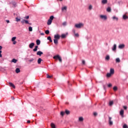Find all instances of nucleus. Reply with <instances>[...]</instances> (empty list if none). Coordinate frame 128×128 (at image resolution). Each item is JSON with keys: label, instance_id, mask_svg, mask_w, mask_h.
I'll use <instances>...</instances> for the list:
<instances>
[{"label": "nucleus", "instance_id": "nucleus-1", "mask_svg": "<svg viewBox=\"0 0 128 128\" xmlns=\"http://www.w3.org/2000/svg\"><path fill=\"white\" fill-rule=\"evenodd\" d=\"M54 16H52L50 17V18L48 20L47 24L48 26H50L52 24V20H54Z\"/></svg>", "mask_w": 128, "mask_h": 128}, {"label": "nucleus", "instance_id": "nucleus-2", "mask_svg": "<svg viewBox=\"0 0 128 128\" xmlns=\"http://www.w3.org/2000/svg\"><path fill=\"white\" fill-rule=\"evenodd\" d=\"M53 58L54 60H59L60 62H62V57H60V55H56L55 56H54Z\"/></svg>", "mask_w": 128, "mask_h": 128}, {"label": "nucleus", "instance_id": "nucleus-3", "mask_svg": "<svg viewBox=\"0 0 128 128\" xmlns=\"http://www.w3.org/2000/svg\"><path fill=\"white\" fill-rule=\"evenodd\" d=\"M84 24L82 23H79L78 24H76L74 26L76 28H80L84 26Z\"/></svg>", "mask_w": 128, "mask_h": 128}, {"label": "nucleus", "instance_id": "nucleus-4", "mask_svg": "<svg viewBox=\"0 0 128 128\" xmlns=\"http://www.w3.org/2000/svg\"><path fill=\"white\" fill-rule=\"evenodd\" d=\"M22 24H30V26H32V23H30L28 20H23L21 21Z\"/></svg>", "mask_w": 128, "mask_h": 128}, {"label": "nucleus", "instance_id": "nucleus-5", "mask_svg": "<svg viewBox=\"0 0 128 128\" xmlns=\"http://www.w3.org/2000/svg\"><path fill=\"white\" fill-rule=\"evenodd\" d=\"M112 117L108 116V122H109L110 126H112V124H114V123L112 120Z\"/></svg>", "mask_w": 128, "mask_h": 128}, {"label": "nucleus", "instance_id": "nucleus-6", "mask_svg": "<svg viewBox=\"0 0 128 128\" xmlns=\"http://www.w3.org/2000/svg\"><path fill=\"white\" fill-rule=\"evenodd\" d=\"M100 18L102 20H108V16L106 15H100Z\"/></svg>", "mask_w": 128, "mask_h": 128}, {"label": "nucleus", "instance_id": "nucleus-7", "mask_svg": "<svg viewBox=\"0 0 128 128\" xmlns=\"http://www.w3.org/2000/svg\"><path fill=\"white\" fill-rule=\"evenodd\" d=\"M124 46H126L124 44H120L118 46V48H120V50H122V48H124Z\"/></svg>", "mask_w": 128, "mask_h": 128}, {"label": "nucleus", "instance_id": "nucleus-8", "mask_svg": "<svg viewBox=\"0 0 128 128\" xmlns=\"http://www.w3.org/2000/svg\"><path fill=\"white\" fill-rule=\"evenodd\" d=\"M8 84L11 88H16V86H14V84H12V82H9Z\"/></svg>", "mask_w": 128, "mask_h": 128}, {"label": "nucleus", "instance_id": "nucleus-9", "mask_svg": "<svg viewBox=\"0 0 128 128\" xmlns=\"http://www.w3.org/2000/svg\"><path fill=\"white\" fill-rule=\"evenodd\" d=\"M112 50L113 52H116V44H114L113 47L112 48Z\"/></svg>", "mask_w": 128, "mask_h": 128}, {"label": "nucleus", "instance_id": "nucleus-10", "mask_svg": "<svg viewBox=\"0 0 128 128\" xmlns=\"http://www.w3.org/2000/svg\"><path fill=\"white\" fill-rule=\"evenodd\" d=\"M124 110H122L120 111V116H122V118H124Z\"/></svg>", "mask_w": 128, "mask_h": 128}, {"label": "nucleus", "instance_id": "nucleus-11", "mask_svg": "<svg viewBox=\"0 0 128 128\" xmlns=\"http://www.w3.org/2000/svg\"><path fill=\"white\" fill-rule=\"evenodd\" d=\"M54 38L55 40H60V35L58 34H56L54 36Z\"/></svg>", "mask_w": 128, "mask_h": 128}, {"label": "nucleus", "instance_id": "nucleus-12", "mask_svg": "<svg viewBox=\"0 0 128 128\" xmlns=\"http://www.w3.org/2000/svg\"><path fill=\"white\" fill-rule=\"evenodd\" d=\"M34 42H32L29 44V48H34Z\"/></svg>", "mask_w": 128, "mask_h": 128}, {"label": "nucleus", "instance_id": "nucleus-13", "mask_svg": "<svg viewBox=\"0 0 128 128\" xmlns=\"http://www.w3.org/2000/svg\"><path fill=\"white\" fill-rule=\"evenodd\" d=\"M43 52L41 51H38L37 52L36 54L37 56H42V54H43Z\"/></svg>", "mask_w": 128, "mask_h": 128}, {"label": "nucleus", "instance_id": "nucleus-14", "mask_svg": "<svg viewBox=\"0 0 128 128\" xmlns=\"http://www.w3.org/2000/svg\"><path fill=\"white\" fill-rule=\"evenodd\" d=\"M110 74H114V68H110Z\"/></svg>", "mask_w": 128, "mask_h": 128}, {"label": "nucleus", "instance_id": "nucleus-15", "mask_svg": "<svg viewBox=\"0 0 128 128\" xmlns=\"http://www.w3.org/2000/svg\"><path fill=\"white\" fill-rule=\"evenodd\" d=\"M102 4H108V0H102Z\"/></svg>", "mask_w": 128, "mask_h": 128}, {"label": "nucleus", "instance_id": "nucleus-16", "mask_svg": "<svg viewBox=\"0 0 128 128\" xmlns=\"http://www.w3.org/2000/svg\"><path fill=\"white\" fill-rule=\"evenodd\" d=\"M122 18H123V20H128V16L126 14H124L122 16Z\"/></svg>", "mask_w": 128, "mask_h": 128}, {"label": "nucleus", "instance_id": "nucleus-17", "mask_svg": "<svg viewBox=\"0 0 128 128\" xmlns=\"http://www.w3.org/2000/svg\"><path fill=\"white\" fill-rule=\"evenodd\" d=\"M112 20H116V22H118V18L116 16H114L112 17Z\"/></svg>", "mask_w": 128, "mask_h": 128}, {"label": "nucleus", "instance_id": "nucleus-18", "mask_svg": "<svg viewBox=\"0 0 128 128\" xmlns=\"http://www.w3.org/2000/svg\"><path fill=\"white\" fill-rule=\"evenodd\" d=\"M54 44H58V40H56V39H54Z\"/></svg>", "mask_w": 128, "mask_h": 128}, {"label": "nucleus", "instance_id": "nucleus-19", "mask_svg": "<svg viewBox=\"0 0 128 128\" xmlns=\"http://www.w3.org/2000/svg\"><path fill=\"white\" fill-rule=\"evenodd\" d=\"M36 44L37 46H40V40H36Z\"/></svg>", "mask_w": 128, "mask_h": 128}, {"label": "nucleus", "instance_id": "nucleus-20", "mask_svg": "<svg viewBox=\"0 0 128 128\" xmlns=\"http://www.w3.org/2000/svg\"><path fill=\"white\" fill-rule=\"evenodd\" d=\"M18 62V60H16V58H13L12 60V62H14V64H16Z\"/></svg>", "mask_w": 128, "mask_h": 128}, {"label": "nucleus", "instance_id": "nucleus-21", "mask_svg": "<svg viewBox=\"0 0 128 128\" xmlns=\"http://www.w3.org/2000/svg\"><path fill=\"white\" fill-rule=\"evenodd\" d=\"M106 12H112V8H110V7H108L106 9Z\"/></svg>", "mask_w": 128, "mask_h": 128}, {"label": "nucleus", "instance_id": "nucleus-22", "mask_svg": "<svg viewBox=\"0 0 128 128\" xmlns=\"http://www.w3.org/2000/svg\"><path fill=\"white\" fill-rule=\"evenodd\" d=\"M68 9V7H66V6L62 7V12H64V10H66Z\"/></svg>", "mask_w": 128, "mask_h": 128}, {"label": "nucleus", "instance_id": "nucleus-23", "mask_svg": "<svg viewBox=\"0 0 128 128\" xmlns=\"http://www.w3.org/2000/svg\"><path fill=\"white\" fill-rule=\"evenodd\" d=\"M16 74H18V72H20V68H16Z\"/></svg>", "mask_w": 128, "mask_h": 128}, {"label": "nucleus", "instance_id": "nucleus-24", "mask_svg": "<svg viewBox=\"0 0 128 128\" xmlns=\"http://www.w3.org/2000/svg\"><path fill=\"white\" fill-rule=\"evenodd\" d=\"M62 38H66V34H62L61 36Z\"/></svg>", "mask_w": 128, "mask_h": 128}, {"label": "nucleus", "instance_id": "nucleus-25", "mask_svg": "<svg viewBox=\"0 0 128 128\" xmlns=\"http://www.w3.org/2000/svg\"><path fill=\"white\" fill-rule=\"evenodd\" d=\"M47 40H50V42H52V38L50 36H48L47 38Z\"/></svg>", "mask_w": 128, "mask_h": 128}, {"label": "nucleus", "instance_id": "nucleus-26", "mask_svg": "<svg viewBox=\"0 0 128 128\" xmlns=\"http://www.w3.org/2000/svg\"><path fill=\"white\" fill-rule=\"evenodd\" d=\"M116 62L120 63V58H116Z\"/></svg>", "mask_w": 128, "mask_h": 128}, {"label": "nucleus", "instance_id": "nucleus-27", "mask_svg": "<svg viewBox=\"0 0 128 128\" xmlns=\"http://www.w3.org/2000/svg\"><path fill=\"white\" fill-rule=\"evenodd\" d=\"M42 58H39L38 60V64H40V62H42Z\"/></svg>", "mask_w": 128, "mask_h": 128}, {"label": "nucleus", "instance_id": "nucleus-28", "mask_svg": "<svg viewBox=\"0 0 128 128\" xmlns=\"http://www.w3.org/2000/svg\"><path fill=\"white\" fill-rule=\"evenodd\" d=\"M110 56L108 55H107L105 58V60H110Z\"/></svg>", "mask_w": 128, "mask_h": 128}, {"label": "nucleus", "instance_id": "nucleus-29", "mask_svg": "<svg viewBox=\"0 0 128 128\" xmlns=\"http://www.w3.org/2000/svg\"><path fill=\"white\" fill-rule=\"evenodd\" d=\"M65 114H70V112L68 110H66Z\"/></svg>", "mask_w": 128, "mask_h": 128}, {"label": "nucleus", "instance_id": "nucleus-30", "mask_svg": "<svg viewBox=\"0 0 128 128\" xmlns=\"http://www.w3.org/2000/svg\"><path fill=\"white\" fill-rule=\"evenodd\" d=\"M79 122H84V118L80 117L78 118Z\"/></svg>", "mask_w": 128, "mask_h": 128}, {"label": "nucleus", "instance_id": "nucleus-31", "mask_svg": "<svg viewBox=\"0 0 128 128\" xmlns=\"http://www.w3.org/2000/svg\"><path fill=\"white\" fill-rule=\"evenodd\" d=\"M38 46H36L35 48L33 50V52H36V50H38Z\"/></svg>", "mask_w": 128, "mask_h": 128}, {"label": "nucleus", "instance_id": "nucleus-32", "mask_svg": "<svg viewBox=\"0 0 128 128\" xmlns=\"http://www.w3.org/2000/svg\"><path fill=\"white\" fill-rule=\"evenodd\" d=\"M46 78H52V76H50L48 74H46Z\"/></svg>", "mask_w": 128, "mask_h": 128}, {"label": "nucleus", "instance_id": "nucleus-33", "mask_svg": "<svg viewBox=\"0 0 128 128\" xmlns=\"http://www.w3.org/2000/svg\"><path fill=\"white\" fill-rule=\"evenodd\" d=\"M113 90L114 92H116L118 90V87L116 86H114Z\"/></svg>", "mask_w": 128, "mask_h": 128}, {"label": "nucleus", "instance_id": "nucleus-34", "mask_svg": "<svg viewBox=\"0 0 128 128\" xmlns=\"http://www.w3.org/2000/svg\"><path fill=\"white\" fill-rule=\"evenodd\" d=\"M51 128H56V125L54 123L51 124Z\"/></svg>", "mask_w": 128, "mask_h": 128}, {"label": "nucleus", "instance_id": "nucleus-35", "mask_svg": "<svg viewBox=\"0 0 128 128\" xmlns=\"http://www.w3.org/2000/svg\"><path fill=\"white\" fill-rule=\"evenodd\" d=\"M16 40V37L14 36V37L12 38V42H14Z\"/></svg>", "mask_w": 128, "mask_h": 128}, {"label": "nucleus", "instance_id": "nucleus-36", "mask_svg": "<svg viewBox=\"0 0 128 128\" xmlns=\"http://www.w3.org/2000/svg\"><path fill=\"white\" fill-rule=\"evenodd\" d=\"M107 78H110L112 76V74L110 73H108L106 74Z\"/></svg>", "mask_w": 128, "mask_h": 128}, {"label": "nucleus", "instance_id": "nucleus-37", "mask_svg": "<svg viewBox=\"0 0 128 128\" xmlns=\"http://www.w3.org/2000/svg\"><path fill=\"white\" fill-rule=\"evenodd\" d=\"M112 104H114V102H113V101H110V102H109V105H110V106H112Z\"/></svg>", "mask_w": 128, "mask_h": 128}, {"label": "nucleus", "instance_id": "nucleus-38", "mask_svg": "<svg viewBox=\"0 0 128 128\" xmlns=\"http://www.w3.org/2000/svg\"><path fill=\"white\" fill-rule=\"evenodd\" d=\"M12 4L14 6L15 8H16V2H12Z\"/></svg>", "mask_w": 128, "mask_h": 128}, {"label": "nucleus", "instance_id": "nucleus-39", "mask_svg": "<svg viewBox=\"0 0 128 128\" xmlns=\"http://www.w3.org/2000/svg\"><path fill=\"white\" fill-rule=\"evenodd\" d=\"M29 32H32V26H30L28 28Z\"/></svg>", "mask_w": 128, "mask_h": 128}, {"label": "nucleus", "instance_id": "nucleus-40", "mask_svg": "<svg viewBox=\"0 0 128 128\" xmlns=\"http://www.w3.org/2000/svg\"><path fill=\"white\" fill-rule=\"evenodd\" d=\"M64 114L65 112H60V116H64Z\"/></svg>", "mask_w": 128, "mask_h": 128}, {"label": "nucleus", "instance_id": "nucleus-41", "mask_svg": "<svg viewBox=\"0 0 128 128\" xmlns=\"http://www.w3.org/2000/svg\"><path fill=\"white\" fill-rule=\"evenodd\" d=\"M45 34H50V30H46V31H45Z\"/></svg>", "mask_w": 128, "mask_h": 128}, {"label": "nucleus", "instance_id": "nucleus-42", "mask_svg": "<svg viewBox=\"0 0 128 128\" xmlns=\"http://www.w3.org/2000/svg\"><path fill=\"white\" fill-rule=\"evenodd\" d=\"M88 8H89V10H92V6L90 5Z\"/></svg>", "mask_w": 128, "mask_h": 128}, {"label": "nucleus", "instance_id": "nucleus-43", "mask_svg": "<svg viewBox=\"0 0 128 128\" xmlns=\"http://www.w3.org/2000/svg\"><path fill=\"white\" fill-rule=\"evenodd\" d=\"M24 20H28V18H30V16H25L24 18Z\"/></svg>", "mask_w": 128, "mask_h": 128}, {"label": "nucleus", "instance_id": "nucleus-44", "mask_svg": "<svg viewBox=\"0 0 128 128\" xmlns=\"http://www.w3.org/2000/svg\"><path fill=\"white\" fill-rule=\"evenodd\" d=\"M33 60H34V59L33 58H31L30 60H28L29 62H32Z\"/></svg>", "mask_w": 128, "mask_h": 128}, {"label": "nucleus", "instance_id": "nucleus-45", "mask_svg": "<svg viewBox=\"0 0 128 128\" xmlns=\"http://www.w3.org/2000/svg\"><path fill=\"white\" fill-rule=\"evenodd\" d=\"M74 36H77V38L80 36V35L78 33H75Z\"/></svg>", "mask_w": 128, "mask_h": 128}, {"label": "nucleus", "instance_id": "nucleus-46", "mask_svg": "<svg viewBox=\"0 0 128 128\" xmlns=\"http://www.w3.org/2000/svg\"><path fill=\"white\" fill-rule=\"evenodd\" d=\"M123 128H128V125H126V124H124L123 126Z\"/></svg>", "mask_w": 128, "mask_h": 128}, {"label": "nucleus", "instance_id": "nucleus-47", "mask_svg": "<svg viewBox=\"0 0 128 128\" xmlns=\"http://www.w3.org/2000/svg\"><path fill=\"white\" fill-rule=\"evenodd\" d=\"M2 52L0 50V58H2Z\"/></svg>", "mask_w": 128, "mask_h": 128}, {"label": "nucleus", "instance_id": "nucleus-48", "mask_svg": "<svg viewBox=\"0 0 128 128\" xmlns=\"http://www.w3.org/2000/svg\"><path fill=\"white\" fill-rule=\"evenodd\" d=\"M123 108H124V110H128V107L126 106H124Z\"/></svg>", "mask_w": 128, "mask_h": 128}, {"label": "nucleus", "instance_id": "nucleus-49", "mask_svg": "<svg viewBox=\"0 0 128 128\" xmlns=\"http://www.w3.org/2000/svg\"><path fill=\"white\" fill-rule=\"evenodd\" d=\"M20 18H16V22H20Z\"/></svg>", "mask_w": 128, "mask_h": 128}, {"label": "nucleus", "instance_id": "nucleus-50", "mask_svg": "<svg viewBox=\"0 0 128 128\" xmlns=\"http://www.w3.org/2000/svg\"><path fill=\"white\" fill-rule=\"evenodd\" d=\"M62 26H66V22H64L62 23Z\"/></svg>", "mask_w": 128, "mask_h": 128}, {"label": "nucleus", "instance_id": "nucleus-51", "mask_svg": "<svg viewBox=\"0 0 128 128\" xmlns=\"http://www.w3.org/2000/svg\"><path fill=\"white\" fill-rule=\"evenodd\" d=\"M82 63L83 64H86V61H84V60H82Z\"/></svg>", "mask_w": 128, "mask_h": 128}, {"label": "nucleus", "instance_id": "nucleus-52", "mask_svg": "<svg viewBox=\"0 0 128 128\" xmlns=\"http://www.w3.org/2000/svg\"><path fill=\"white\" fill-rule=\"evenodd\" d=\"M112 84H108V88H110V87H112Z\"/></svg>", "mask_w": 128, "mask_h": 128}, {"label": "nucleus", "instance_id": "nucleus-53", "mask_svg": "<svg viewBox=\"0 0 128 128\" xmlns=\"http://www.w3.org/2000/svg\"><path fill=\"white\" fill-rule=\"evenodd\" d=\"M94 116H98V113H96V112H94Z\"/></svg>", "mask_w": 128, "mask_h": 128}, {"label": "nucleus", "instance_id": "nucleus-54", "mask_svg": "<svg viewBox=\"0 0 128 128\" xmlns=\"http://www.w3.org/2000/svg\"><path fill=\"white\" fill-rule=\"evenodd\" d=\"M12 42H13V44H16V41H12Z\"/></svg>", "mask_w": 128, "mask_h": 128}, {"label": "nucleus", "instance_id": "nucleus-55", "mask_svg": "<svg viewBox=\"0 0 128 128\" xmlns=\"http://www.w3.org/2000/svg\"><path fill=\"white\" fill-rule=\"evenodd\" d=\"M6 22H7V24H10V20H6Z\"/></svg>", "mask_w": 128, "mask_h": 128}, {"label": "nucleus", "instance_id": "nucleus-56", "mask_svg": "<svg viewBox=\"0 0 128 128\" xmlns=\"http://www.w3.org/2000/svg\"><path fill=\"white\" fill-rule=\"evenodd\" d=\"M72 32H74V34H76V30H72Z\"/></svg>", "mask_w": 128, "mask_h": 128}, {"label": "nucleus", "instance_id": "nucleus-57", "mask_svg": "<svg viewBox=\"0 0 128 128\" xmlns=\"http://www.w3.org/2000/svg\"><path fill=\"white\" fill-rule=\"evenodd\" d=\"M27 123H28V124H30V120H28L27 121Z\"/></svg>", "mask_w": 128, "mask_h": 128}, {"label": "nucleus", "instance_id": "nucleus-58", "mask_svg": "<svg viewBox=\"0 0 128 128\" xmlns=\"http://www.w3.org/2000/svg\"><path fill=\"white\" fill-rule=\"evenodd\" d=\"M40 34L41 36H44V33H41Z\"/></svg>", "mask_w": 128, "mask_h": 128}, {"label": "nucleus", "instance_id": "nucleus-59", "mask_svg": "<svg viewBox=\"0 0 128 128\" xmlns=\"http://www.w3.org/2000/svg\"><path fill=\"white\" fill-rule=\"evenodd\" d=\"M2 46H0V50H2Z\"/></svg>", "mask_w": 128, "mask_h": 128}, {"label": "nucleus", "instance_id": "nucleus-60", "mask_svg": "<svg viewBox=\"0 0 128 128\" xmlns=\"http://www.w3.org/2000/svg\"><path fill=\"white\" fill-rule=\"evenodd\" d=\"M12 99L14 100V97H12Z\"/></svg>", "mask_w": 128, "mask_h": 128}, {"label": "nucleus", "instance_id": "nucleus-61", "mask_svg": "<svg viewBox=\"0 0 128 128\" xmlns=\"http://www.w3.org/2000/svg\"><path fill=\"white\" fill-rule=\"evenodd\" d=\"M60 0V2H62V0Z\"/></svg>", "mask_w": 128, "mask_h": 128}]
</instances>
